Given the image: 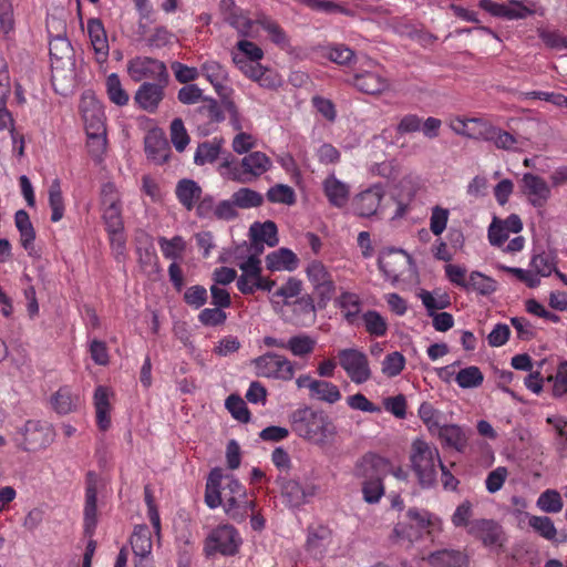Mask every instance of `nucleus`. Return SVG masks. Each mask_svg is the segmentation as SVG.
Listing matches in <instances>:
<instances>
[{
	"label": "nucleus",
	"mask_w": 567,
	"mask_h": 567,
	"mask_svg": "<svg viewBox=\"0 0 567 567\" xmlns=\"http://www.w3.org/2000/svg\"><path fill=\"white\" fill-rule=\"evenodd\" d=\"M352 83L359 91L367 94H380L389 87V80L372 71L355 74Z\"/></svg>",
	"instance_id": "nucleus-27"
},
{
	"label": "nucleus",
	"mask_w": 567,
	"mask_h": 567,
	"mask_svg": "<svg viewBox=\"0 0 567 567\" xmlns=\"http://www.w3.org/2000/svg\"><path fill=\"white\" fill-rule=\"evenodd\" d=\"M200 73L220 94L228 78L226 69L219 62L209 60L202 64Z\"/></svg>",
	"instance_id": "nucleus-39"
},
{
	"label": "nucleus",
	"mask_w": 567,
	"mask_h": 567,
	"mask_svg": "<svg viewBox=\"0 0 567 567\" xmlns=\"http://www.w3.org/2000/svg\"><path fill=\"white\" fill-rule=\"evenodd\" d=\"M49 205L52 210L51 220L58 223L64 214V200L61 189V181L54 178L49 187Z\"/></svg>",
	"instance_id": "nucleus-46"
},
{
	"label": "nucleus",
	"mask_w": 567,
	"mask_h": 567,
	"mask_svg": "<svg viewBox=\"0 0 567 567\" xmlns=\"http://www.w3.org/2000/svg\"><path fill=\"white\" fill-rule=\"evenodd\" d=\"M480 7L492 16L506 18L508 20L525 19L534 13L532 7L518 0H511L507 3L481 0Z\"/></svg>",
	"instance_id": "nucleus-17"
},
{
	"label": "nucleus",
	"mask_w": 567,
	"mask_h": 567,
	"mask_svg": "<svg viewBox=\"0 0 567 567\" xmlns=\"http://www.w3.org/2000/svg\"><path fill=\"white\" fill-rule=\"evenodd\" d=\"M80 110L85 132H102L106 130L104 107L93 94L85 93L82 95Z\"/></svg>",
	"instance_id": "nucleus-16"
},
{
	"label": "nucleus",
	"mask_w": 567,
	"mask_h": 567,
	"mask_svg": "<svg viewBox=\"0 0 567 567\" xmlns=\"http://www.w3.org/2000/svg\"><path fill=\"white\" fill-rule=\"evenodd\" d=\"M258 24L268 33L270 40L281 47L285 48L289 44L287 34L285 31L280 28V25L275 22L274 20L262 17L258 19Z\"/></svg>",
	"instance_id": "nucleus-64"
},
{
	"label": "nucleus",
	"mask_w": 567,
	"mask_h": 567,
	"mask_svg": "<svg viewBox=\"0 0 567 567\" xmlns=\"http://www.w3.org/2000/svg\"><path fill=\"white\" fill-rule=\"evenodd\" d=\"M176 196L187 210H192L200 199L202 188L193 179H182L176 186Z\"/></svg>",
	"instance_id": "nucleus-36"
},
{
	"label": "nucleus",
	"mask_w": 567,
	"mask_h": 567,
	"mask_svg": "<svg viewBox=\"0 0 567 567\" xmlns=\"http://www.w3.org/2000/svg\"><path fill=\"white\" fill-rule=\"evenodd\" d=\"M537 507L545 513H558L563 508V499L556 489H546L537 499Z\"/></svg>",
	"instance_id": "nucleus-62"
},
{
	"label": "nucleus",
	"mask_w": 567,
	"mask_h": 567,
	"mask_svg": "<svg viewBox=\"0 0 567 567\" xmlns=\"http://www.w3.org/2000/svg\"><path fill=\"white\" fill-rule=\"evenodd\" d=\"M399 189L400 192L395 195L398 209L394 217H402L406 213L409 204L419 189V178L412 175L403 177L399 183Z\"/></svg>",
	"instance_id": "nucleus-30"
},
{
	"label": "nucleus",
	"mask_w": 567,
	"mask_h": 567,
	"mask_svg": "<svg viewBox=\"0 0 567 567\" xmlns=\"http://www.w3.org/2000/svg\"><path fill=\"white\" fill-rule=\"evenodd\" d=\"M410 520V527L406 528L403 524H398L394 532L398 537L406 538L410 542L416 539L420 536L422 529L429 526L440 525V518L432 515L427 511H421L417 508H411L406 514Z\"/></svg>",
	"instance_id": "nucleus-14"
},
{
	"label": "nucleus",
	"mask_w": 567,
	"mask_h": 567,
	"mask_svg": "<svg viewBox=\"0 0 567 567\" xmlns=\"http://www.w3.org/2000/svg\"><path fill=\"white\" fill-rule=\"evenodd\" d=\"M164 96L163 86L158 83L144 82L135 93L136 104L148 113H154Z\"/></svg>",
	"instance_id": "nucleus-24"
},
{
	"label": "nucleus",
	"mask_w": 567,
	"mask_h": 567,
	"mask_svg": "<svg viewBox=\"0 0 567 567\" xmlns=\"http://www.w3.org/2000/svg\"><path fill=\"white\" fill-rule=\"evenodd\" d=\"M158 245L164 257L173 260L178 259L186 248V244L181 236H175L172 239L159 237Z\"/></svg>",
	"instance_id": "nucleus-60"
},
{
	"label": "nucleus",
	"mask_w": 567,
	"mask_h": 567,
	"mask_svg": "<svg viewBox=\"0 0 567 567\" xmlns=\"http://www.w3.org/2000/svg\"><path fill=\"white\" fill-rule=\"evenodd\" d=\"M551 383V392L555 398H561L567 393V361H560L556 373L547 377Z\"/></svg>",
	"instance_id": "nucleus-61"
},
{
	"label": "nucleus",
	"mask_w": 567,
	"mask_h": 567,
	"mask_svg": "<svg viewBox=\"0 0 567 567\" xmlns=\"http://www.w3.org/2000/svg\"><path fill=\"white\" fill-rule=\"evenodd\" d=\"M249 231L254 240V249L257 250V252L262 251V244H267L269 247H275L279 241L277 226L271 220L262 224L254 223L250 226Z\"/></svg>",
	"instance_id": "nucleus-25"
},
{
	"label": "nucleus",
	"mask_w": 567,
	"mask_h": 567,
	"mask_svg": "<svg viewBox=\"0 0 567 567\" xmlns=\"http://www.w3.org/2000/svg\"><path fill=\"white\" fill-rule=\"evenodd\" d=\"M409 458L419 484L423 488L433 487L437 482V470L443 463L437 447L417 437L411 444Z\"/></svg>",
	"instance_id": "nucleus-2"
},
{
	"label": "nucleus",
	"mask_w": 567,
	"mask_h": 567,
	"mask_svg": "<svg viewBox=\"0 0 567 567\" xmlns=\"http://www.w3.org/2000/svg\"><path fill=\"white\" fill-rule=\"evenodd\" d=\"M425 559L433 567H465L468 564L465 553L452 548L433 551Z\"/></svg>",
	"instance_id": "nucleus-26"
},
{
	"label": "nucleus",
	"mask_w": 567,
	"mask_h": 567,
	"mask_svg": "<svg viewBox=\"0 0 567 567\" xmlns=\"http://www.w3.org/2000/svg\"><path fill=\"white\" fill-rule=\"evenodd\" d=\"M234 64L240 72L261 87L274 90L281 85V78L260 63V60H249L240 54H231Z\"/></svg>",
	"instance_id": "nucleus-7"
},
{
	"label": "nucleus",
	"mask_w": 567,
	"mask_h": 567,
	"mask_svg": "<svg viewBox=\"0 0 567 567\" xmlns=\"http://www.w3.org/2000/svg\"><path fill=\"white\" fill-rule=\"evenodd\" d=\"M299 266V258L288 248H279L266 256V267L270 271H293Z\"/></svg>",
	"instance_id": "nucleus-28"
},
{
	"label": "nucleus",
	"mask_w": 567,
	"mask_h": 567,
	"mask_svg": "<svg viewBox=\"0 0 567 567\" xmlns=\"http://www.w3.org/2000/svg\"><path fill=\"white\" fill-rule=\"evenodd\" d=\"M292 315L287 320L296 326L309 327L316 321V307L310 296H302L288 305Z\"/></svg>",
	"instance_id": "nucleus-23"
},
{
	"label": "nucleus",
	"mask_w": 567,
	"mask_h": 567,
	"mask_svg": "<svg viewBox=\"0 0 567 567\" xmlns=\"http://www.w3.org/2000/svg\"><path fill=\"white\" fill-rule=\"evenodd\" d=\"M302 290V281L296 277H289L288 280L281 285L275 292L271 293L269 300L276 312L282 309V306H288L289 299L298 297Z\"/></svg>",
	"instance_id": "nucleus-29"
},
{
	"label": "nucleus",
	"mask_w": 567,
	"mask_h": 567,
	"mask_svg": "<svg viewBox=\"0 0 567 567\" xmlns=\"http://www.w3.org/2000/svg\"><path fill=\"white\" fill-rule=\"evenodd\" d=\"M289 421L296 435L319 447L331 444L338 434L334 421L323 410L303 406L295 410Z\"/></svg>",
	"instance_id": "nucleus-1"
},
{
	"label": "nucleus",
	"mask_w": 567,
	"mask_h": 567,
	"mask_svg": "<svg viewBox=\"0 0 567 567\" xmlns=\"http://www.w3.org/2000/svg\"><path fill=\"white\" fill-rule=\"evenodd\" d=\"M106 93L110 101L117 106H124L128 103L130 96L124 90L121 80L116 73H111L105 82Z\"/></svg>",
	"instance_id": "nucleus-49"
},
{
	"label": "nucleus",
	"mask_w": 567,
	"mask_h": 567,
	"mask_svg": "<svg viewBox=\"0 0 567 567\" xmlns=\"http://www.w3.org/2000/svg\"><path fill=\"white\" fill-rule=\"evenodd\" d=\"M223 110L228 116V123L233 131L237 132H244L245 128H248L250 126V123L248 120H246L238 106L235 104L231 100H225L223 101Z\"/></svg>",
	"instance_id": "nucleus-58"
},
{
	"label": "nucleus",
	"mask_w": 567,
	"mask_h": 567,
	"mask_svg": "<svg viewBox=\"0 0 567 567\" xmlns=\"http://www.w3.org/2000/svg\"><path fill=\"white\" fill-rule=\"evenodd\" d=\"M86 146L90 155L96 162H101L106 152V130L102 132H86Z\"/></svg>",
	"instance_id": "nucleus-55"
},
{
	"label": "nucleus",
	"mask_w": 567,
	"mask_h": 567,
	"mask_svg": "<svg viewBox=\"0 0 567 567\" xmlns=\"http://www.w3.org/2000/svg\"><path fill=\"white\" fill-rule=\"evenodd\" d=\"M405 363L404 355L399 351H393L384 357L381 363V371L385 377L394 378L403 371Z\"/></svg>",
	"instance_id": "nucleus-57"
},
{
	"label": "nucleus",
	"mask_w": 567,
	"mask_h": 567,
	"mask_svg": "<svg viewBox=\"0 0 567 567\" xmlns=\"http://www.w3.org/2000/svg\"><path fill=\"white\" fill-rule=\"evenodd\" d=\"M333 543L332 530L323 525L308 528L306 550L310 557L321 560Z\"/></svg>",
	"instance_id": "nucleus-18"
},
{
	"label": "nucleus",
	"mask_w": 567,
	"mask_h": 567,
	"mask_svg": "<svg viewBox=\"0 0 567 567\" xmlns=\"http://www.w3.org/2000/svg\"><path fill=\"white\" fill-rule=\"evenodd\" d=\"M520 189L527 202L535 208H543L551 196L550 185L540 176L525 173L520 179Z\"/></svg>",
	"instance_id": "nucleus-13"
},
{
	"label": "nucleus",
	"mask_w": 567,
	"mask_h": 567,
	"mask_svg": "<svg viewBox=\"0 0 567 567\" xmlns=\"http://www.w3.org/2000/svg\"><path fill=\"white\" fill-rule=\"evenodd\" d=\"M483 373L475 365L461 369L454 377V381L462 389L477 388L483 383Z\"/></svg>",
	"instance_id": "nucleus-53"
},
{
	"label": "nucleus",
	"mask_w": 567,
	"mask_h": 567,
	"mask_svg": "<svg viewBox=\"0 0 567 567\" xmlns=\"http://www.w3.org/2000/svg\"><path fill=\"white\" fill-rule=\"evenodd\" d=\"M306 277L320 301L327 303L336 292V285L328 268L319 260L307 264Z\"/></svg>",
	"instance_id": "nucleus-9"
},
{
	"label": "nucleus",
	"mask_w": 567,
	"mask_h": 567,
	"mask_svg": "<svg viewBox=\"0 0 567 567\" xmlns=\"http://www.w3.org/2000/svg\"><path fill=\"white\" fill-rule=\"evenodd\" d=\"M254 502L248 499L247 494L245 496H231L226 498V503L223 504L225 513L234 520H244L248 513L254 509Z\"/></svg>",
	"instance_id": "nucleus-38"
},
{
	"label": "nucleus",
	"mask_w": 567,
	"mask_h": 567,
	"mask_svg": "<svg viewBox=\"0 0 567 567\" xmlns=\"http://www.w3.org/2000/svg\"><path fill=\"white\" fill-rule=\"evenodd\" d=\"M417 414L432 435H436L443 424H445L443 413L434 409L429 402H423L420 405Z\"/></svg>",
	"instance_id": "nucleus-42"
},
{
	"label": "nucleus",
	"mask_w": 567,
	"mask_h": 567,
	"mask_svg": "<svg viewBox=\"0 0 567 567\" xmlns=\"http://www.w3.org/2000/svg\"><path fill=\"white\" fill-rule=\"evenodd\" d=\"M496 281L480 271H472L468 275V279L466 281L465 290L476 291L480 295L486 296L491 295L496 290Z\"/></svg>",
	"instance_id": "nucleus-45"
},
{
	"label": "nucleus",
	"mask_w": 567,
	"mask_h": 567,
	"mask_svg": "<svg viewBox=\"0 0 567 567\" xmlns=\"http://www.w3.org/2000/svg\"><path fill=\"white\" fill-rule=\"evenodd\" d=\"M235 207L249 209L262 204L264 197L260 193L250 188H240L231 195Z\"/></svg>",
	"instance_id": "nucleus-54"
},
{
	"label": "nucleus",
	"mask_w": 567,
	"mask_h": 567,
	"mask_svg": "<svg viewBox=\"0 0 567 567\" xmlns=\"http://www.w3.org/2000/svg\"><path fill=\"white\" fill-rule=\"evenodd\" d=\"M87 34L95 53L96 61L104 63L109 56V41L104 25L100 19L92 18L87 21Z\"/></svg>",
	"instance_id": "nucleus-21"
},
{
	"label": "nucleus",
	"mask_w": 567,
	"mask_h": 567,
	"mask_svg": "<svg viewBox=\"0 0 567 567\" xmlns=\"http://www.w3.org/2000/svg\"><path fill=\"white\" fill-rule=\"evenodd\" d=\"M286 346L295 357L303 358L313 352L317 340L309 334L300 333L289 338Z\"/></svg>",
	"instance_id": "nucleus-44"
},
{
	"label": "nucleus",
	"mask_w": 567,
	"mask_h": 567,
	"mask_svg": "<svg viewBox=\"0 0 567 567\" xmlns=\"http://www.w3.org/2000/svg\"><path fill=\"white\" fill-rule=\"evenodd\" d=\"M315 385L311 398L329 404H334L341 400V392L336 384L324 380H318Z\"/></svg>",
	"instance_id": "nucleus-52"
},
{
	"label": "nucleus",
	"mask_w": 567,
	"mask_h": 567,
	"mask_svg": "<svg viewBox=\"0 0 567 567\" xmlns=\"http://www.w3.org/2000/svg\"><path fill=\"white\" fill-rule=\"evenodd\" d=\"M528 524L543 538L550 542H558L557 529L550 517L532 515L528 518ZM559 542H567V534L564 535Z\"/></svg>",
	"instance_id": "nucleus-41"
},
{
	"label": "nucleus",
	"mask_w": 567,
	"mask_h": 567,
	"mask_svg": "<svg viewBox=\"0 0 567 567\" xmlns=\"http://www.w3.org/2000/svg\"><path fill=\"white\" fill-rule=\"evenodd\" d=\"M339 364L354 384H363L372 377L368 355L358 348H346L338 352Z\"/></svg>",
	"instance_id": "nucleus-5"
},
{
	"label": "nucleus",
	"mask_w": 567,
	"mask_h": 567,
	"mask_svg": "<svg viewBox=\"0 0 567 567\" xmlns=\"http://www.w3.org/2000/svg\"><path fill=\"white\" fill-rule=\"evenodd\" d=\"M467 533L480 539L487 548L502 547L506 542L503 527L494 519H474L468 524Z\"/></svg>",
	"instance_id": "nucleus-11"
},
{
	"label": "nucleus",
	"mask_w": 567,
	"mask_h": 567,
	"mask_svg": "<svg viewBox=\"0 0 567 567\" xmlns=\"http://www.w3.org/2000/svg\"><path fill=\"white\" fill-rule=\"evenodd\" d=\"M94 408L96 413V424L99 429L102 431H106L111 425L110 392L106 388L102 385L95 389Z\"/></svg>",
	"instance_id": "nucleus-32"
},
{
	"label": "nucleus",
	"mask_w": 567,
	"mask_h": 567,
	"mask_svg": "<svg viewBox=\"0 0 567 567\" xmlns=\"http://www.w3.org/2000/svg\"><path fill=\"white\" fill-rule=\"evenodd\" d=\"M227 22L234 27L243 37H257L256 25L258 24V20H251L241 10L227 16Z\"/></svg>",
	"instance_id": "nucleus-47"
},
{
	"label": "nucleus",
	"mask_w": 567,
	"mask_h": 567,
	"mask_svg": "<svg viewBox=\"0 0 567 567\" xmlns=\"http://www.w3.org/2000/svg\"><path fill=\"white\" fill-rule=\"evenodd\" d=\"M392 470V463L386 457L369 453L358 461L354 474L358 477H383Z\"/></svg>",
	"instance_id": "nucleus-19"
},
{
	"label": "nucleus",
	"mask_w": 567,
	"mask_h": 567,
	"mask_svg": "<svg viewBox=\"0 0 567 567\" xmlns=\"http://www.w3.org/2000/svg\"><path fill=\"white\" fill-rule=\"evenodd\" d=\"M384 196V187L381 184H373L352 198L351 208L360 217H371L379 212Z\"/></svg>",
	"instance_id": "nucleus-12"
},
{
	"label": "nucleus",
	"mask_w": 567,
	"mask_h": 567,
	"mask_svg": "<svg viewBox=\"0 0 567 567\" xmlns=\"http://www.w3.org/2000/svg\"><path fill=\"white\" fill-rule=\"evenodd\" d=\"M240 167L243 169L235 165L233 159H225L219 166V173L228 179L245 183L269 171L271 161L265 153L256 151L241 158Z\"/></svg>",
	"instance_id": "nucleus-3"
},
{
	"label": "nucleus",
	"mask_w": 567,
	"mask_h": 567,
	"mask_svg": "<svg viewBox=\"0 0 567 567\" xmlns=\"http://www.w3.org/2000/svg\"><path fill=\"white\" fill-rule=\"evenodd\" d=\"M258 377L289 381L295 375V364L284 355L267 352L251 361Z\"/></svg>",
	"instance_id": "nucleus-4"
},
{
	"label": "nucleus",
	"mask_w": 567,
	"mask_h": 567,
	"mask_svg": "<svg viewBox=\"0 0 567 567\" xmlns=\"http://www.w3.org/2000/svg\"><path fill=\"white\" fill-rule=\"evenodd\" d=\"M267 198L271 203L290 206L296 203V193L288 185L277 184L268 189Z\"/></svg>",
	"instance_id": "nucleus-59"
},
{
	"label": "nucleus",
	"mask_w": 567,
	"mask_h": 567,
	"mask_svg": "<svg viewBox=\"0 0 567 567\" xmlns=\"http://www.w3.org/2000/svg\"><path fill=\"white\" fill-rule=\"evenodd\" d=\"M145 152L147 157L157 164L164 163L168 157L166 142L152 136L145 140Z\"/></svg>",
	"instance_id": "nucleus-63"
},
{
	"label": "nucleus",
	"mask_w": 567,
	"mask_h": 567,
	"mask_svg": "<svg viewBox=\"0 0 567 567\" xmlns=\"http://www.w3.org/2000/svg\"><path fill=\"white\" fill-rule=\"evenodd\" d=\"M435 436L444 447L453 449L460 453H463L468 444L467 431L458 424H443Z\"/></svg>",
	"instance_id": "nucleus-22"
},
{
	"label": "nucleus",
	"mask_w": 567,
	"mask_h": 567,
	"mask_svg": "<svg viewBox=\"0 0 567 567\" xmlns=\"http://www.w3.org/2000/svg\"><path fill=\"white\" fill-rule=\"evenodd\" d=\"M411 264V256L403 249H386L379 258L380 270L392 282L398 281L405 268Z\"/></svg>",
	"instance_id": "nucleus-15"
},
{
	"label": "nucleus",
	"mask_w": 567,
	"mask_h": 567,
	"mask_svg": "<svg viewBox=\"0 0 567 567\" xmlns=\"http://www.w3.org/2000/svg\"><path fill=\"white\" fill-rule=\"evenodd\" d=\"M17 443L27 452L45 449L53 441V431L47 423L29 420L17 433Z\"/></svg>",
	"instance_id": "nucleus-6"
},
{
	"label": "nucleus",
	"mask_w": 567,
	"mask_h": 567,
	"mask_svg": "<svg viewBox=\"0 0 567 567\" xmlns=\"http://www.w3.org/2000/svg\"><path fill=\"white\" fill-rule=\"evenodd\" d=\"M127 72L134 82L161 81L167 75L165 64L148 56H137L128 61Z\"/></svg>",
	"instance_id": "nucleus-10"
},
{
	"label": "nucleus",
	"mask_w": 567,
	"mask_h": 567,
	"mask_svg": "<svg viewBox=\"0 0 567 567\" xmlns=\"http://www.w3.org/2000/svg\"><path fill=\"white\" fill-rule=\"evenodd\" d=\"M323 190L329 203L336 207H343L349 198L350 187L338 179L333 174L323 181Z\"/></svg>",
	"instance_id": "nucleus-31"
},
{
	"label": "nucleus",
	"mask_w": 567,
	"mask_h": 567,
	"mask_svg": "<svg viewBox=\"0 0 567 567\" xmlns=\"http://www.w3.org/2000/svg\"><path fill=\"white\" fill-rule=\"evenodd\" d=\"M96 493L95 483L90 481L85 489L84 506V530L90 536L94 533L97 524Z\"/></svg>",
	"instance_id": "nucleus-35"
},
{
	"label": "nucleus",
	"mask_w": 567,
	"mask_h": 567,
	"mask_svg": "<svg viewBox=\"0 0 567 567\" xmlns=\"http://www.w3.org/2000/svg\"><path fill=\"white\" fill-rule=\"evenodd\" d=\"M488 121L483 117L455 116L450 120V128L457 135L472 140H483Z\"/></svg>",
	"instance_id": "nucleus-20"
},
{
	"label": "nucleus",
	"mask_w": 567,
	"mask_h": 567,
	"mask_svg": "<svg viewBox=\"0 0 567 567\" xmlns=\"http://www.w3.org/2000/svg\"><path fill=\"white\" fill-rule=\"evenodd\" d=\"M281 494L289 506L297 507L306 503L308 498L312 497L313 491L306 492L303 486L298 482L288 481L282 485Z\"/></svg>",
	"instance_id": "nucleus-43"
},
{
	"label": "nucleus",
	"mask_w": 567,
	"mask_h": 567,
	"mask_svg": "<svg viewBox=\"0 0 567 567\" xmlns=\"http://www.w3.org/2000/svg\"><path fill=\"white\" fill-rule=\"evenodd\" d=\"M241 544V538L237 530L230 525H223L208 535L205 543V550L207 555L220 553L221 555L230 556L238 551Z\"/></svg>",
	"instance_id": "nucleus-8"
},
{
	"label": "nucleus",
	"mask_w": 567,
	"mask_h": 567,
	"mask_svg": "<svg viewBox=\"0 0 567 567\" xmlns=\"http://www.w3.org/2000/svg\"><path fill=\"white\" fill-rule=\"evenodd\" d=\"M131 546L135 554L141 558L148 556L152 551L151 532L146 525L135 527L131 536Z\"/></svg>",
	"instance_id": "nucleus-40"
},
{
	"label": "nucleus",
	"mask_w": 567,
	"mask_h": 567,
	"mask_svg": "<svg viewBox=\"0 0 567 567\" xmlns=\"http://www.w3.org/2000/svg\"><path fill=\"white\" fill-rule=\"evenodd\" d=\"M221 145L217 141H209L199 144L194 155L196 165H206L214 163L220 154Z\"/></svg>",
	"instance_id": "nucleus-51"
},
{
	"label": "nucleus",
	"mask_w": 567,
	"mask_h": 567,
	"mask_svg": "<svg viewBox=\"0 0 567 567\" xmlns=\"http://www.w3.org/2000/svg\"><path fill=\"white\" fill-rule=\"evenodd\" d=\"M51 404L59 414H69L79 408L80 398L69 386H62L52 395Z\"/></svg>",
	"instance_id": "nucleus-37"
},
{
	"label": "nucleus",
	"mask_w": 567,
	"mask_h": 567,
	"mask_svg": "<svg viewBox=\"0 0 567 567\" xmlns=\"http://www.w3.org/2000/svg\"><path fill=\"white\" fill-rule=\"evenodd\" d=\"M321 54L340 65L349 64L354 59V52L343 44L323 47L321 48Z\"/></svg>",
	"instance_id": "nucleus-56"
},
{
	"label": "nucleus",
	"mask_w": 567,
	"mask_h": 567,
	"mask_svg": "<svg viewBox=\"0 0 567 567\" xmlns=\"http://www.w3.org/2000/svg\"><path fill=\"white\" fill-rule=\"evenodd\" d=\"M362 321L368 333L373 337H384L388 332V321L375 310L363 313Z\"/></svg>",
	"instance_id": "nucleus-50"
},
{
	"label": "nucleus",
	"mask_w": 567,
	"mask_h": 567,
	"mask_svg": "<svg viewBox=\"0 0 567 567\" xmlns=\"http://www.w3.org/2000/svg\"><path fill=\"white\" fill-rule=\"evenodd\" d=\"M223 471L218 467L210 471L206 483L205 502L209 508L223 505Z\"/></svg>",
	"instance_id": "nucleus-33"
},
{
	"label": "nucleus",
	"mask_w": 567,
	"mask_h": 567,
	"mask_svg": "<svg viewBox=\"0 0 567 567\" xmlns=\"http://www.w3.org/2000/svg\"><path fill=\"white\" fill-rule=\"evenodd\" d=\"M483 141L493 142L495 147L504 151H516L518 138L509 132L503 131L488 122Z\"/></svg>",
	"instance_id": "nucleus-34"
},
{
	"label": "nucleus",
	"mask_w": 567,
	"mask_h": 567,
	"mask_svg": "<svg viewBox=\"0 0 567 567\" xmlns=\"http://www.w3.org/2000/svg\"><path fill=\"white\" fill-rule=\"evenodd\" d=\"M336 303L349 321L357 317L361 310L360 297L351 291H341L336 299Z\"/></svg>",
	"instance_id": "nucleus-48"
}]
</instances>
